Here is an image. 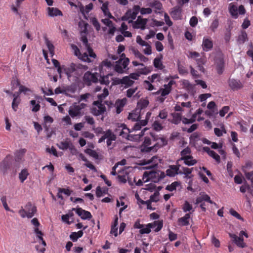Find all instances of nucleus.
<instances>
[{
	"label": "nucleus",
	"mask_w": 253,
	"mask_h": 253,
	"mask_svg": "<svg viewBox=\"0 0 253 253\" xmlns=\"http://www.w3.org/2000/svg\"><path fill=\"white\" fill-rule=\"evenodd\" d=\"M13 161L12 156L8 155L0 163V172L2 174L5 175L8 173V171L11 169Z\"/></svg>",
	"instance_id": "nucleus-1"
},
{
	"label": "nucleus",
	"mask_w": 253,
	"mask_h": 253,
	"mask_svg": "<svg viewBox=\"0 0 253 253\" xmlns=\"http://www.w3.org/2000/svg\"><path fill=\"white\" fill-rule=\"evenodd\" d=\"M26 210L22 208L19 211V213L23 218L27 217L28 218H32L37 211V208L33 206L31 202H29L26 205Z\"/></svg>",
	"instance_id": "nucleus-2"
},
{
	"label": "nucleus",
	"mask_w": 253,
	"mask_h": 253,
	"mask_svg": "<svg viewBox=\"0 0 253 253\" xmlns=\"http://www.w3.org/2000/svg\"><path fill=\"white\" fill-rule=\"evenodd\" d=\"M159 173L160 171H145L142 179L144 182H148L149 180H151L155 183L158 182L160 181Z\"/></svg>",
	"instance_id": "nucleus-3"
},
{
	"label": "nucleus",
	"mask_w": 253,
	"mask_h": 253,
	"mask_svg": "<svg viewBox=\"0 0 253 253\" xmlns=\"http://www.w3.org/2000/svg\"><path fill=\"white\" fill-rule=\"evenodd\" d=\"M97 73H92L90 71H87L84 74L83 80L86 84L89 85L92 83H97L99 81Z\"/></svg>",
	"instance_id": "nucleus-4"
},
{
	"label": "nucleus",
	"mask_w": 253,
	"mask_h": 253,
	"mask_svg": "<svg viewBox=\"0 0 253 253\" xmlns=\"http://www.w3.org/2000/svg\"><path fill=\"white\" fill-rule=\"evenodd\" d=\"M72 211H75L77 214L80 216L82 219H89L92 217L90 212L85 211L81 208H73Z\"/></svg>",
	"instance_id": "nucleus-5"
},
{
	"label": "nucleus",
	"mask_w": 253,
	"mask_h": 253,
	"mask_svg": "<svg viewBox=\"0 0 253 253\" xmlns=\"http://www.w3.org/2000/svg\"><path fill=\"white\" fill-rule=\"evenodd\" d=\"M147 21V19L142 18L141 16H138L137 20L133 22V27L134 29H141V30H144L145 29Z\"/></svg>",
	"instance_id": "nucleus-6"
},
{
	"label": "nucleus",
	"mask_w": 253,
	"mask_h": 253,
	"mask_svg": "<svg viewBox=\"0 0 253 253\" xmlns=\"http://www.w3.org/2000/svg\"><path fill=\"white\" fill-rule=\"evenodd\" d=\"M230 237L233 239L234 243L239 248H244L247 247L246 244L244 242L243 237H238L235 234H229Z\"/></svg>",
	"instance_id": "nucleus-7"
},
{
	"label": "nucleus",
	"mask_w": 253,
	"mask_h": 253,
	"mask_svg": "<svg viewBox=\"0 0 253 253\" xmlns=\"http://www.w3.org/2000/svg\"><path fill=\"white\" fill-rule=\"evenodd\" d=\"M103 134L102 136L98 140V143H99L104 141L106 139L107 140L110 138L111 139H116L117 138L116 135L110 129L104 131Z\"/></svg>",
	"instance_id": "nucleus-8"
},
{
	"label": "nucleus",
	"mask_w": 253,
	"mask_h": 253,
	"mask_svg": "<svg viewBox=\"0 0 253 253\" xmlns=\"http://www.w3.org/2000/svg\"><path fill=\"white\" fill-rule=\"evenodd\" d=\"M127 99L124 98L121 100L118 99L116 101L115 106L117 114H120L123 110V107L126 103Z\"/></svg>",
	"instance_id": "nucleus-9"
},
{
	"label": "nucleus",
	"mask_w": 253,
	"mask_h": 253,
	"mask_svg": "<svg viewBox=\"0 0 253 253\" xmlns=\"http://www.w3.org/2000/svg\"><path fill=\"white\" fill-rule=\"evenodd\" d=\"M191 212L186 213L183 217L178 219V224L180 226H187L189 225V219Z\"/></svg>",
	"instance_id": "nucleus-10"
},
{
	"label": "nucleus",
	"mask_w": 253,
	"mask_h": 253,
	"mask_svg": "<svg viewBox=\"0 0 253 253\" xmlns=\"http://www.w3.org/2000/svg\"><path fill=\"white\" fill-rule=\"evenodd\" d=\"M116 82L117 84H124L127 86H131L134 83L128 76L124 77L122 79H116Z\"/></svg>",
	"instance_id": "nucleus-11"
},
{
	"label": "nucleus",
	"mask_w": 253,
	"mask_h": 253,
	"mask_svg": "<svg viewBox=\"0 0 253 253\" xmlns=\"http://www.w3.org/2000/svg\"><path fill=\"white\" fill-rule=\"evenodd\" d=\"M163 225V222L159 220L155 221L153 223H150L147 224V226L149 227L150 229H154V231L155 232L159 231L162 228Z\"/></svg>",
	"instance_id": "nucleus-12"
},
{
	"label": "nucleus",
	"mask_w": 253,
	"mask_h": 253,
	"mask_svg": "<svg viewBox=\"0 0 253 253\" xmlns=\"http://www.w3.org/2000/svg\"><path fill=\"white\" fill-rule=\"evenodd\" d=\"M204 151L207 152L209 156L214 159L218 163L220 162V156L214 151L211 150L208 147H204L203 148Z\"/></svg>",
	"instance_id": "nucleus-13"
},
{
	"label": "nucleus",
	"mask_w": 253,
	"mask_h": 253,
	"mask_svg": "<svg viewBox=\"0 0 253 253\" xmlns=\"http://www.w3.org/2000/svg\"><path fill=\"white\" fill-rule=\"evenodd\" d=\"M139 11H140V6L139 5H134L132 10H128L126 12V14L132 19H135Z\"/></svg>",
	"instance_id": "nucleus-14"
},
{
	"label": "nucleus",
	"mask_w": 253,
	"mask_h": 253,
	"mask_svg": "<svg viewBox=\"0 0 253 253\" xmlns=\"http://www.w3.org/2000/svg\"><path fill=\"white\" fill-rule=\"evenodd\" d=\"M229 85L233 90H238L242 87L241 83L239 81L234 79L229 80Z\"/></svg>",
	"instance_id": "nucleus-15"
},
{
	"label": "nucleus",
	"mask_w": 253,
	"mask_h": 253,
	"mask_svg": "<svg viewBox=\"0 0 253 253\" xmlns=\"http://www.w3.org/2000/svg\"><path fill=\"white\" fill-rule=\"evenodd\" d=\"M181 160H183L184 164L189 166H193L197 163V161L195 159H193L192 156H188L186 157H181L178 160V161Z\"/></svg>",
	"instance_id": "nucleus-16"
},
{
	"label": "nucleus",
	"mask_w": 253,
	"mask_h": 253,
	"mask_svg": "<svg viewBox=\"0 0 253 253\" xmlns=\"http://www.w3.org/2000/svg\"><path fill=\"white\" fill-rule=\"evenodd\" d=\"M181 8L179 6L173 7L170 12L172 18L177 20L180 19L181 16Z\"/></svg>",
	"instance_id": "nucleus-17"
},
{
	"label": "nucleus",
	"mask_w": 253,
	"mask_h": 253,
	"mask_svg": "<svg viewBox=\"0 0 253 253\" xmlns=\"http://www.w3.org/2000/svg\"><path fill=\"white\" fill-rule=\"evenodd\" d=\"M48 14L50 17H54L57 16H62L61 11L57 8L54 7H48Z\"/></svg>",
	"instance_id": "nucleus-18"
},
{
	"label": "nucleus",
	"mask_w": 253,
	"mask_h": 253,
	"mask_svg": "<svg viewBox=\"0 0 253 253\" xmlns=\"http://www.w3.org/2000/svg\"><path fill=\"white\" fill-rule=\"evenodd\" d=\"M202 46L204 50L209 51L211 49L213 46L212 42L209 39L204 38L203 39Z\"/></svg>",
	"instance_id": "nucleus-19"
},
{
	"label": "nucleus",
	"mask_w": 253,
	"mask_h": 253,
	"mask_svg": "<svg viewBox=\"0 0 253 253\" xmlns=\"http://www.w3.org/2000/svg\"><path fill=\"white\" fill-rule=\"evenodd\" d=\"M148 5L151 7L155 9V12L157 13V10H160L162 9L163 6L162 3L159 0H153L148 3Z\"/></svg>",
	"instance_id": "nucleus-20"
},
{
	"label": "nucleus",
	"mask_w": 253,
	"mask_h": 253,
	"mask_svg": "<svg viewBox=\"0 0 253 253\" xmlns=\"http://www.w3.org/2000/svg\"><path fill=\"white\" fill-rule=\"evenodd\" d=\"M108 2H106L103 3L101 7V10H102L105 16H107L108 18L111 19H114V16L110 12L108 7Z\"/></svg>",
	"instance_id": "nucleus-21"
},
{
	"label": "nucleus",
	"mask_w": 253,
	"mask_h": 253,
	"mask_svg": "<svg viewBox=\"0 0 253 253\" xmlns=\"http://www.w3.org/2000/svg\"><path fill=\"white\" fill-rule=\"evenodd\" d=\"M64 70L68 78L71 77L72 73L76 70V64L73 63H71L69 67L64 68Z\"/></svg>",
	"instance_id": "nucleus-22"
},
{
	"label": "nucleus",
	"mask_w": 253,
	"mask_h": 253,
	"mask_svg": "<svg viewBox=\"0 0 253 253\" xmlns=\"http://www.w3.org/2000/svg\"><path fill=\"white\" fill-rule=\"evenodd\" d=\"M132 53L137 58H139L141 61L144 62H146L148 61V58L144 56L142 54H141L137 49H135L134 48H132L131 49Z\"/></svg>",
	"instance_id": "nucleus-23"
},
{
	"label": "nucleus",
	"mask_w": 253,
	"mask_h": 253,
	"mask_svg": "<svg viewBox=\"0 0 253 253\" xmlns=\"http://www.w3.org/2000/svg\"><path fill=\"white\" fill-rule=\"evenodd\" d=\"M149 104V101L147 99H141L137 103V108H136V112L138 110L145 108Z\"/></svg>",
	"instance_id": "nucleus-24"
},
{
	"label": "nucleus",
	"mask_w": 253,
	"mask_h": 253,
	"mask_svg": "<svg viewBox=\"0 0 253 253\" xmlns=\"http://www.w3.org/2000/svg\"><path fill=\"white\" fill-rule=\"evenodd\" d=\"M45 43L47 46L50 54L53 56L54 54V46L46 37H44Z\"/></svg>",
	"instance_id": "nucleus-25"
},
{
	"label": "nucleus",
	"mask_w": 253,
	"mask_h": 253,
	"mask_svg": "<svg viewBox=\"0 0 253 253\" xmlns=\"http://www.w3.org/2000/svg\"><path fill=\"white\" fill-rule=\"evenodd\" d=\"M229 11L233 18H237L238 17V8L236 5L230 4L229 7Z\"/></svg>",
	"instance_id": "nucleus-26"
},
{
	"label": "nucleus",
	"mask_w": 253,
	"mask_h": 253,
	"mask_svg": "<svg viewBox=\"0 0 253 253\" xmlns=\"http://www.w3.org/2000/svg\"><path fill=\"white\" fill-rule=\"evenodd\" d=\"M140 111L138 110L137 112H136V109L133 111L132 113H129L128 119H131L132 120L134 121H138L139 119H140Z\"/></svg>",
	"instance_id": "nucleus-27"
},
{
	"label": "nucleus",
	"mask_w": 253,
	"mask_h": 253,
	"mask_svg": "<svg viewBox=\"0 0 253 253\" xmlns=\"http://www.w3.org/2000/svg\"><path fill=\"white\" fill-rule=\"evenodd\" d=\"M224 69V61L222 59H219L216 62V70L218 74L223 73Z\"/></svg>",
	"instance_id": "nucleus-28"
},
{
	"label": "nucleus",
	"mask_w": 253,
	"mask_h": 253,
	"mask_svg": "<svg viewBox=\"0 0 253 253\" xmlns=\"http://www.w3.org/2000/svg\"><path fill=\"white\" fill-rule=\"evenodd\" d=\"M83 235V232L82 230L79 231L77 232H72L70 235V238L73 242L77 241L78 239L81 238Z\"/></svg>",
	"instance_id": "nucleus-29"
},
{
	"label": "nucleus",
	"mask_w": 253,
	"mask_h": 253,
	"mask_svg": "<svg viewBox=\"0 0 253 253\" xmlns=\"http://www.w3.org/2000/svg\"><path fill=\"white\" fill-rule=\"evenodd\" d=\"M147 123L148 121L147 120H141L139 122H137L132 128V130H139L141 128L142 126H146L147 124Z\"/></svg>",
	"instance_id": "nucleus-30"
},
{
	"label": "nucleus",
	"mask_w": 253,
	"mask_h": 253,
	"mask_svg": "<svg viewBox=\"0 0 253 253\" xmlns=\"http://www.w3.org/2000/svg\"><path fill=\"white\" fill-rule=\"evenodd\" d=\"M113 74L112 73H109L106 76H103L102 77H100V79H99V82L102 84H105L108 85L110 83V81L109 80V77L112 76Z\"/></svg>",
	"instance_id": "nucleus-31"
},
{
	"label": "nucleus",
	"mask_w": 253,
	"mask_h": 253,
	"mask_svg": "<svg viewBox=\"0 0 253 253\" xmlns=\"http://www.w3.org/2000/svg\"><path fill=\"white\" fill-rule=\"evenodd\" d=\"M135 198H136V199L138 200V202H139L141 204H143V205H147V208L148 209H149V210H154V209H153L151 207V201H149V200H147L146 201H144L142 200H141L139 197V195L138 194H136L135 195Z\"/></svg>",
	"instance_id": "nucleus-32"
},
{
	"label": "nucleus",
	"mask_w": 253,
	"mask_h": 253,
	"mask_svg": "<svg viewBox=\"0 0 253 253\" xmlns=\"http://www.w3.org/2000/svg\"><path fill=\"white\" fill-rule=\"evenodd\" d=\"M173 119L171 122L174 124H178L182 120L181 114L180 113H174L172 114Z\"/></svg>",
	"instance_id": "nucleus-33"
},
{
	"label": "nucleus",
	"mask_w": 253,
	"mask_h": 253,
	"mask_svg": "<svg viewBox=\"0 0 253 253\" xmlns=\"http://www.w3.org/2000/svg\"><path fill=\"white\" fill-rule=\"evenodd\" d=\"M159 141V142L154 145V147H155L156 149L164 146L168 144V140L164 137L161 136Z\"/></svg>",
	"instance_id": "nucleus-34"
},
{
	"label": "nucleus",
	"mask_w": 253,
	"mask_h": 253,
	"mask_svg": "<svg viewBox=\"0 0 253 253\" xmlns=\"http://www.w3.org/2000/svg\"><path fill=\"white\" fill-rule=\"evenodd\" d=\"M93 104L96 106V108L100 111V113L103 114L106 111V107L104 105L98 101H94Z\"/></svg>",
	"instance_id": "nucleus-35"
},
{
	"label": "nucleus",
	"mask_w": 253,
	"mask_h": 253,
	"mask_svg": "<svg viewBox=\"0 0 253 253\" xmlns=\"http://www.w3.org/2000/svg\"><path fill=\"white\" fill-rule=\"evenodd\" d=\"M248 40L247 34L245 31H242L241 34L238 36V41L240 43H244Z\"/></svg>",
	"instance_id": "nucleus-36"
},
{
	"label": "nucleus",
	"mask_w": 253,
	"mask_h": 253,
	"mask_svg": "<svg viewBox=\"0 0 253 253\" xmlns=\"http://www.w3.org/2000/svg\"><path fill=\"white\" fill-rule=\"evenodd\" d=\"M214 131L215 135L218 137L221 136L223 133H226V130L223 126L221 127V129L214 128Z\"/></svg>",
	"instance_id": "nucleus-37"
},
{
	"label": "nucleus",
	"mask_w": 253,
	"mask_h": 253,
	"mask_svg": "<svg viewBox=\"0 0 253 253\" xmlns=\"http://www.w3.org/2000/svg\"><path fill=\"white\" fill-rule=\"evenodd\" d=\"M124 129H126L128 132H130L129 129L127 128L126 126L124 124H122L120 126H118V129H116L115 130V132H117L118 130H121V131L119 132V135L123 136V134L125 133V132L124 131Z\"/></svg>",
	"instance_id": "nucleus-38"
},
{
	"label": "nucleus",
	"mask_w": 253,
	"mask_h": 253,
	"mask_svg": "<svg viewBox=\"0 0 253 253\" xmlns=\"http://www.w3.org/2000/svg\"><path fill=\"white\" fill-rule=\"evenodd\" d=\"M28 175V171L26 169H23L19 174V178L21 182H23L26 179Z\"/></svg>",
	"instance_id": "nucleus-39"
},
{
	"label": "nucleus",
	"mask_w": 253,
	"mask_h": 253,
	"mask_svg": "<svg viewBox=\"0 0 253 253\" xmlns=\"http://www.w3.org/2000/svg\"><path fill=\"white\" fill-rule=\"evenodd\" d=\"M218 26L219 20L217 18H215L212 21V23H211L210 28L212 32H214L218 28Z\"/></svg>",
	"instance_id": "nucleus-40"
},
{
	"label": "nucleus",
	"mask_w": 253,
	"mask_h": 253,
	"mask_svg": "<svg viewBox=\"0 0 253 253\" xmlns=\"http://www.w3.org/2000/svg\"><path fill=\"white\" fill-rule=\"evenodd\" d=\"M154 66L155 68L162 69L163 68V65L161 61V59L160 58H156L154 60Z\"/></svg>",
	"instance_id": "nucleus-41"
},
{
	"label": "nucleus",
	"mask_w": 253,
	"mask_h": 253,
	"mask_svg": "<svg viewBox=\"0 0 253 253\" xmlns=\"http://www.w3.org/2000/svg\"><path fill=\"white\" fill-rule=\"evenodd\" d=\"M193 168L189 169L186 167H182L181 169L179 171V174H184L186 175V176H188L192 172Z\"/></svg>",
	"instance_id": "nucleus-42"
},
{
	"label": "nucleus",
	"mask_w": 253,
	"mask_h": 253,
	"mask_svg": "<svg viewBox=\"0 0 253 253\" xmlns=\"http://www.w3.org/2000/svg\"><path fill=\"white\" fill-rule=\"evenodd\" d=\"M90 22L93 26L95 27L96 31H98L100 30V25L95 17H92L90 18Z\"/></svg>",
	"instance_id": "nucleus-43"
},
{
	"label": "nucleus",
	"mask_w": 253,
	"mask_h": 253,
	"mask_svg": "<svg viewBox=\"0 0 253 253\" xmlns=\"http://www.w3.org/2000/svg\"><path fill=\"white\" fill-rule=\"evenodd\" d=\"M178 71L180 75H186L188 73V70L178 62L177 64Z\"/></svg>",
	"instance_id": "nucleus-44"
},
{
	"label": "nucleus",
	"mask_w": 253,
	"mask_h": 253,
	"mask_svg": "<svg viewBox=\"0 0 253 253\" xmlns=\"http://www.w3.org/2000/svg\"><path fill=\"white\" fill-rule=\"evenodd\" d=\"M156 149L154 145L152 147H149L148 145L142 144L140 146V150L142 152H150L153 149Z\"/></svg>",
	"instance_id": "nucleus-45"
},
{
	"label": "nucleus",
	"mask_w": 253,
	"mask_h": 253,
	"mask_svg": "<svg viewBox=\"0 0 253 253\" xmlns=\"http://www.w3.org/2000/svg\"><path fill=\"white\" fill-rule=\"evenodd\" d=\"M121 61H118L117 62V64L115 66L114 70L116 72H118V73H124V68L122 67V66L121 64Z\"/></svg>",
	"instance_id": "nucleus-46"
},
{
	"label": "nucleus",
	"mask_w": 253,
	"mask_h": 253,
	"mask_svg": "<svg viewBox=\"0 0 253 253\" xmlns=\"http://www.w3.org/2000/svg\"><path fill=\"white\" fill-rule=\"evenodd\" d=\"M85 152L95 159H98V154L95 150L87 149Z\"/></svg>",
	"instance_id": "nucleus-47"
},
{
	"label": "nucleus",
	"mask_w": 253,
	"mask_h": 253,
	"mask_svg": "<svg viewBox=\"0 0 253 253\" xmlns=\"http://www.w3.org/2000/svg\"><path fill=\"white\" fill-rule=\"evenodd\" d=\"M70 144L68 142H61L60 143L57 144L58 148L63 150H67L70 148Z\"/></svg>",
	"instance_id": "nucleus-48"
},
{
	"label": "nucleus",
	"mask_w": 253,
	"mask_h": 253,
	"mask_svg": "<svg viewBox=\"0 0 253 253\" xmlns=\"http://www.w3.org/2000/svg\"><path fill=\"white\" fill-rule=\"evenodd\" d=\"M182 210L184 212H186L192 210V206L187 201H185Z\"/></svg>",
	"instance_id": "nucleus-49"
},
{
	"label": "nucleus",
	"mask_w": 253,
	"mask_h": 253,
	"mask_svg": "<svg viewBox=\"0 0 253 253\" xmlns=\"http://www.w3.org/2000/svg\"><path fill=\"white\" fill-rule=\"evenodd\" d=\"M80 112L76 110L75 106H74V107L73 108L70 109L69 111V114L73 118L79 115L80 114Z\"/></svg>",
	"instance_id": "nucleus-50"
},
{
	"label": "nucleus",
	"mask_w": 253,
	"mask_h": 253,
	"mask_svg": "<svg viewBox=\"0 0 253 253\" xmlns=\"http://www.w3.org/2000/svg\"><path fill=\"white\" fill-rule=\"evenodd\" d=\"M243 171L247 179L250 180L253 184V170L250 172H247L246 170L243 169Z\"/></svg>",
	"instance_id": "nucleus-51"
},
{
	"label": "nucleus",
	"mask_w": 253,
	"mask_h": 253,
	"mask_svg": "<svg viewBox=\"0 0 253 253\" xmlns=\"http://www.w3.org/2000/svg\"><path fill=\"white\" fill-rule=\"evenodd\" d=\"M229 212L232 215L234 216L237 219L241 220L242 221H244V218L236 211H235L233 209H230Z\"/></svg>",
	"instance_id": "nucleus-52"
},
{
	"label": "nucleus",
	"mask_w": 253,
	"mask_h": 253,
	"mask_svg": "<svg viewBox=\"0 0 253 253\" xmlns=\"http://www.w3.org/2000/svg\"><path fill=\"white\" fill-rule=\"evenodd\" d=\"M79 58L84 62L88 63L91 62V60L88 57V55L86 53H84L83 54L81 53L79 56Z\"/></svg>",
	"instance_id": "nucleus-53"
},
{
	"label": "nucleus",
	"mask_w": 253,
	"mask_h": 253,
	"mask_svg": "<svg viewBox=\"0 0 253 253\" xmlns=\"http://www.w3.org/2000/svg\"><path fill=\"white\" fill-rule=\"evenodd\" d=\"M20 102V99L13 98L12 102V108L14 111H17V107Z\"/></svg>",
	"instance_id": "nucleus-54"
},
{
	"label": "nucleus",
	"mask_w": 253,
	"mask_h": 253,
	"mask_svg": "<svg viewBox=\"0 0 253 253\" xmlns=\"http://www.w3.org/2000/svg\"><path fill=\"white\" fill-rule=\"evenodd\" d=\"M119 61H121V65L124 69H126L129 62V60L128 58H125L124 59H121Z\"/></svg>",
	"instance_id": "nucleus-55"
},
{
	"label": "nucleus",
	"mask_w": 253,
	"mask_h": 253,
	"mask_svg": "<svg viewBox=\"0 0 253 253\" xmlns=\"http://www.w3.org/2000/svg\"><path fill=\"white\" fill-rule=\"evenodd\" d=\"M178 185L177 182H174L172 183L170 185H168L166 187V189L167 190H169V191H173V190L176 189V186Z\"/></svg>",
	"instance_id": "nucleus-56"
},
{
	"label": "nucleus",
	"mask_w": 253,
	"mask_h": 253,
	"mask_svg": "<svg viewBox=\"0 0 253 253\" xmlns=\"http://www.w3.org/2000/svg\"><path fill=\"white\" fill-rule=\"evenodd\" d=\"M191 153V150L189 147H187L184 149L180 153V154L182 157H186L188 155V154H190Z\"/></svg>",
	"instance_id": "nucleus-57"
},
{
	"label": "nucleus",
	"mask_w": 253,
	"mask_h": 253,
	"mask_svg": "<svg viewBox=\"0 0 253 253\" xmlns=\"http://www.w3.org/2000/svg\"><path fill=\"white\" fill-rule=\"evenodd\" d=\"M229 107L228 106H224L219 111V115L221 117H224L225 115L228 112Z\"/></svg>",
	"instance_id": "nucleus-58"
},
{
	"label": "nucleus",
	"mask_w": 253,
	"mask_h": 253,
	"mask_svg": "<svg viewBox=\"0 0 253 253\" xmlns=\"http://www.w3.org/2000/svg\"><path fill=\"white\" fill-rule=\"evenodd\" d=\"M153 126L154 129L156 131H160L163 128V126H162L161 124L157 121L154 122L153 125Z\"/></svg>",
	"instance_id": "nucleus-59"
},
{
	"label": "nucleus",
	"mask_w": 253,
	"mask_h": 253,
	"mask_svg": "<svg viewBox=\"0 0 253 253\" xmlns=\"http://www.w3.org/2000/svg\"><path fill=\"white\" fill-rule=\"evenodd\" d=\"M161 96H165L168 95L170 93V92L171 91V89L166 87H165L164 88H161Z\"/></svg>",
	"instance_id": "nucleus-60"
},
{
	"label": "nucleus",
	"mask_w": 253,
	"mask_h": 253,
	"mask_svg": "<svg viewBox=\"0 0 253 253\" xmlns=\"http://www.w3.org/2000/svg\"><path fill=\"white\" fill-rule=\"evenodd\" d=\"M136 42L142 46H145L148 45V43L143 41L140 36H137L136 37Z\"/></svg>",
	"instance_id": "nucleus-61"
},
{
	"label": "nucleus",
	"mask_w": 253,
	"mask_h": 253,
	"mask_svg": "<svg viewBox=\"0 0 253 253\" xmlns=\"http://www.w3.org/2000/svg\"><path fill=\"white\" fill-rule=\"evenodd\" d=\"M198 23V19L195 16H192L190 20V25L191 27H194Z\"/></svg>",
	"instance_id": "nucleus-62"
},
{
	"label": "nucleus",
	"mask_w": 253,
	"mask_h": 253,
	"mask_svg": "<svg viewBox=\"0 0 253 253\" xmlns=\"http://www.w3.org/2000/svg\"><path fill=\"white\" fill-rule=\"evenodd\" d=\"M152 10L151 8H140V13L141 14L144 15L146 14H151Z\"/></svg>",
	"instance_id": "nucleus-63"
},
{
	"label": "nucleus",
	"mask_w": 253,
	"mask_h": 253,
	"mask_svg": "<svg viewBox=\"0 0 253 253\" xmlns=\"http://www.w3.org/2000/svg\"><path fill=\"white\" fill-rule=\"evenodd\" d=\"M210 93L202 94L199 96V99L201 102L205 101L208 98L211 96Z\"/></svg>",
	"instance_id": "nucleus-64"
}]
</instances>
